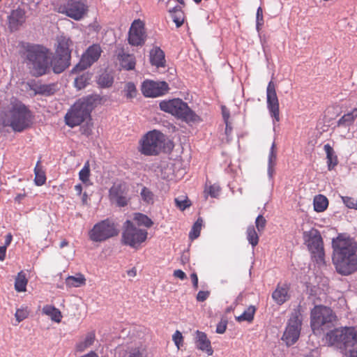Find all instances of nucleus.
I'll return each mask as SVG.
<instances>
[{"label":"nucleus","mask_w":357,"mask_h":357,"mask_svg":"<svg viewBox=\"0 0 357 357\" xmlns=\"http://www.w3.org/2000/svg\"><path fill=\"white\" fill-rule=\"evenodd\" d=\"M333 263L338 273L349 275L357 271V244L351 238L339 234L333 238Z\"/></svg>","instance_id":"1"},{"label":"nucleus","mask_w":357,"mask_h":357,"mask_svg":"<svg viewBox=\"0 0 357 357\" xmlns=\"http://www.w3.org/2000/svg\"><path fill=\"white\" fill-rule=\"evenodd\" d=\"M326 342L335 345L347 357H357V326L335 328L326 333Z\"/></svg>","instance_id":"2"},{"label":"nucleus","mask_w":357,"mask_h":357,"mask_svg":"<svg viewBox=\"0 0 357 357\" xmlns=\"http://www.w3.org/2000/svg\"><path fill=\"white\" fill-rule=\"evenodd\" d=\"M33 114L31 110L22 102L15 101L3 117V124L10 126L15 132H22L31 127L33 123Z\"/></svg>","instance_id":"3"},{"label":"nucleus","mask_w":357,"mask_h":357,"mask_svg":"<svg viewBox=\"0 0 357 357\" xmlns=\"http://www.w3.org/2000/svg\"><path fill=\"white\" fill-rule=\"evenodd\" d=\"M51 55L50 50L43 46L28 45L26 47L27 63L34 76H42L50 72Z\"/></svg>","instance_id":"4"},{"label":"nucleus","mask_w":357,"mask_h":357,"mask_svg":"<svg viewBox=\"0 0 357 357\" xmlns=\"http://www.w3.org/2000/svg\"><path fill=\"white\" fill-rule=\"evenodd\" d=\"M97 100L96 96H89L75 102L64 116L66 124L74 128L87 120H91V112Z\"/></svg>","instance_id":"5"},{"label":"nucleus","mask_w":357,"mask_h":357,"mask_svg":"<svg viewBox=\"0 0 357 357\" xmlns=\"http://www.w3.org/2000/svg\"><path fill=\"white\" fill-rule=\"evenodd\" d=\"M160 108L188 123H199L202 121L201 117L192 111L186 102L179 98L162 100L160 102Z\"/></svg>","instance_id":"6"},{"label":"nucleus","mask_w":357,"mask_h":357,"mask_svg":"<svg viewBox=\"0 0 357 357\" xmlns=\"http://www.w3.org/2000/svg\"><path fill=\"white\" fill-rule=\"evenodd\" d=\"M337 317L333 310L322 305H315L310 312V326L314 333L330 328Z\"/></svg>","instance_id":"7"},{"label":"nucleus","mask_w":357,"mask_h":357,"mask_svg":"<svg viewBox=\"0 0 357 357\" xmlns=\"http://www.w3.org/2000/svg\"><path fill=\"white\" fill-rule=\"evenodd\" d=\"M119 233L117 224L107 218L96 223L89 231L88 235L91 241L100 243L118 236Z\"/></svg>","instance_id":"8"},{"label":"nucleus","mask_w":357,"mask_h":357,"mask_svg":"<svg viewBox=\"0 0 357 357\" xmlns=\"http://www.w3.org/2000/svg\"><path fill=\"white\" fill-rule=\"evenodd\" d=\"M165 136L157 130L149 131L141 139L140 151L146 155H158L164 148Z\"/></svg>","instance_id":"9"},{"label":"nucleus","mask_w":357,"mask_h":357,"mask_svg":"<svg viewBox=\"0 0 357 357\" xmlns=\"http://www.w3.org/2000/svg\"><path fill=\"white\" fill-rule=\"evenodd\" d=\"M148 231L137 227L132 221L128 220L123 224L121 243L133 248H138L146 241Z\"/></svg>","instance_id":"10"},{"label":"nucleus","mask_w":357,"mask_h":357,"mask_svg":"<svg viewBox=\"0 0 357 357\" xmlns=\"http://www.w3.org/2000/svg\"><path fill=\"white\" fill-rule=\"evenodd\" d=\"M56 10L75 21H79L87 15L89 6L84 0H64L56 6Z\"/></svg>","instance_id":"11"},{"label":"nucleus","mask_w":357,"mask_h":357,"mask_svg":"<svg viewBox=\"0 0 357 357\" xmlns=\"http://www.w3.org/2000/svg\"><path fill=\"white\" fill-rule=\"evenodd\" d=\"M303 237L312 257L318 264H324V242L320 232L317 229H312L303 234Z\"/></svg>","instance_id":"12"},{"label":"nucleus","mask_w":357,"mask_h":357,"mask_svg":"<svg viewBox=\"0 0 357 357\" xmlns=\"http://www.w3.org/2000/svg\"><path fill=\"white\" fill-rule=\"evenodd\" d=\"M302 326L301 314L299 310H295L291 312L282 340L287 347L294 344L298 340Z\"/></svg>","instance_id":"13"},{"label":"nucleus","mask_w":357,"mask_h":357,"mask_svg":"<svg viewBox=\"0 0 357 357\" xmlns=\"http://www.w3.org/2000/svg\"><path fill=\"white\" fill-rule=\"evenodd\" d=\"M102 52V48L99 44H93L89 46L82 54L81 59L72 70V73H77L90 67L96 62Z\"/></svg>","instance_id":"14"},{"label":"nucleus","mask_w":357,"mask_h":357,"mask_svg":"<svg viewBox=\"0 0 357 357\" xmlns=\"http://www.w3.org/2000/svg\"><path fill=\"white\" fill-rule=\"evenodd\" d=\"M146 33L144 22L139 20H135L128 31V43L132 46H142L145 43Z\"/></svg>","instance_id":"15"},{"label":"nucleus","mask_w":357,"mask_h":357,"mask_svg":"<svg viewBox=\"0 0 357 357\" xmlns=\"http://www.w3.org/2000/svg\"><path fill=\"white\" fill-rule=\"evenodd\" d=\"M266 103L270 115L277 122L280 121V105L276 93V85L271 80L266 88Z\"/></svg>","instance_id":"16"},{"label":"nucleus","mask_w":357,"mask_h":357,"mask_svg":"<svg viewBox=\"0 0 357 357\" xmlns=\"http://www.w3.org/2000/svg\"><path fill=\"white\" fill-rule=\"evenodd\" d=\"M169 88L168 84L165 82H155L145 80L142 84V92L145 97L155 98L165 95Z\"/></svg>","instance_id":"17"},{"label":"nucleus","mask_w":357,"mask_h":357,"mask_svg":"<svg viewBox=\"0 0 357 357\" xmlns=\"http://www.w3.org/2000/svg\"><path fill=\"white\" fill-rule=\"evenodd\" d=\"M128 187L125 183L114 184L109 191V199L118 206L123 207L128 203L127 198Z\"/></svg>","instance_id":"18"},{"label":"nucleus","mask_w":357,"mask_h":357,"mask_svg":"<svg viewBox=\"0 0 357 357\" xmlns=\"http://www.w3.org/2000/svg\"><path fill=\"white\" fill-rule=\"evenodd\" d=\"M195 344L197 349L206 353L208 356H212L213 349L211 346V340L208 338L207 335L202 331H196Z\"/></svg>","instance_id":"19"},{"label":"nucleus","mask_w":357,"mask_h":357,"mask_svg":"<svg viewBox=\"0 0 357 357\" xmlns=\"http://www.w3.org/2000/svg\"><path fill=\"white\" fill-rule=\"evenodd\" d=\"M8 27L11 31H16L26 21V15L24 10L17 8L11 11L8 16Z\"/></svg>","instance_id":"20"},{"label":"nucleus","mask_w":357,"mask_h":357,"mask_svg":"<svg viewBox=\"0 0 357 357\" xmlns=\"http://www.w3.org/2000/svg\"><path fill=\"white\" fill-rule=\"evenodd\" d=\"M71 57L55 53L54 56L50 59V68L54 73L63 72L70 65Z\"/></svg>","instance_id":"21"},{"label":"nucleus","mask_w":357,"mask_h":357,"mask_svg":"<svg viewBox=\"0 0 357 357\" xmlns=\"http://www.w3.org/2000/svg\"><path fill=\"white\" fill-rule=\"evenodd\" d=\"M290 285L286 282L278 283L276 289L272 293V298L274 301L282 305L290 298L289 294Z\"/></svg>","instance_id":"22"},{"label":"nucleus","mask_w":357,"mask_h":357,"mask_svg":"<svg viewBox=\"0 0 357 357\" xmlns=\"http://www.w3.org/2000/svg\"><path fill=\"white\" fill-rule=\"evenodd\" d=\"M56 42L55 53L71 57V47L73 45L71 39L66 36L61 35L57 37Z\"/></svg>","instance_id":"23"},{"label":"nucleus","mask_w":357,"mask_h":357,"mask_svg":"<svg viewBox=\"0 0 357 357\" xmlns=\"http://www.w3.org/2000/svg\"><path fill=\"white\" fill-rule=\"evenodd\" d=\"M117 59L120 66L125 70H133L136 65L135 57L133 54L125 52L124 49H121L117 54Z\"/></svg>","instance_id":"24"},{"label":"nucleus","mask_w":357,"mask_h":357,"mask_svg":"<svg viewBox=\"0 0 357 357\" xmlns=\"http://www.w3.org/2000/svg\"><path fill=\"white\" fill-rule=\"evenodd\" d=\"M96 340V333L94 331L87 333L75 344V351L77 352H83L92 346Z\"/></svg>","instance_id":"25"},{"label":"nucleus","mask_w":357,"mask_h":357,"mask_svg":"<svg viewBox=\"0 0 357 357\" xmlns=\"http://www.w3.org/2000/svg\"><path fill=\"white\" fill-rule=\"evenodd\" d=\"M150 61L157 68L165 67L166 61L165 52L158 47H155L150 52Z\"/></svg>","instance_id":"26"},{"label":"nucleus","mask_w":357,"mask_h":357,"mask_svg":"<svg viewBox=\"0 0 357 357\" xmlns=\"http://www.w3.org/2000/svg\"><path fill=\"white\" fill-rule=\"evenodd\" d=\"M357 119V108H354L351 111L344 114L337 121V126L342 128H349L354 125Z\"/></svg>","instance_id":"27"},{"label":"nucleus","mask_w":357,"mask_h":357,"mask_svg":"<svg viewBox=\"0 0 357 357\" xmlns=\"http://www.w3.org/2000/svg\"><path fill=\"white\" fill-rule=\"evenodd\" d=\"M86 278L81 273H78L75 275H69L65 280L66 287H80L86 284Z\"/></svg>","instance_id":"28"},{"label":"nucleus","mask_w":357,"mask_h":357,"mask_svg":"<svg viewBox=\"0 0 357 357\" xmlns=\"http://www.w3.org/2000/svg\"><path fill=\"white\" fill-rule=\"evenodd\" d=\"M34 183L37 186H41L46 182V174L45 171L41 165L40 160H38L34 168Z\"/></svg>","instance_id":"29"},{"label":"nucleus","mask_w":357,"mask_h":357,"mask_svg":"<svg viewBox=\"0 0 357 357\" xmlns=\"http://www.w3.org/2000/svg\"><path fill=\"white\" fill-rule=\"evenodd\" d=\"M42 312L44 314L49 316L51 319L56 323H60L62 318L61 311L51 305L43 306Z\"/></svg>","instance_id":"30"},{"label":"nucleus","mask_w":357,"mask_h":357,"mask_svg":"<svg viewBox=\"0 0 357 357\" xmlns=\"http://www.w3.org/2000/svg\"><path fill=\"white\" fill-rule=\"evenodd\" d=\"M314 210L316 212L321 213L326 210L328 206L327 197L323 195H318L314 197Z\"/></svg>","instance_id":"31"},{"label":"nucleus","mask_w":357,"mask_h":357,"mask_svg":"<svg viewBox=\"0 0 357 357\" xmlns=\"http://www.w3.org/2000/svg\"><path fill=\"white\" fill-rule=\"evenodd\" d=\"M54 84H36L33 90L35 91L36 94L44 95V96H51L53 95L55 91Z\"/></svg>","instance_id":"32"},{"label":"nucleus","mask_w":357,"mask_h":357,"mask_svg":"<svg viewBox=\"0 0 357 357\" xmlns=\"http://www.w3.org/2000/svg\"><path fill=\"white\" fill-rule=\"evenodd\" d=\"M27 283L28 280L26 279V274L22 271L19 272L15 281V290L18 292L25 291Z\"/></svg>","instance_id":"33"},{"label":"nucleus","mask_w":357,"mask_h":357,"mask_svg":"<svg viewBox=\"0 0 357 357\" xmlns=\"http://www.w3.org/2000/svg\"><path fill=\"white\" fill-rule=\"evenodd\" d=\"M172 18L174 22L176 24L177 27H180L183 25L185 20V15L182 9L176 6L172 10H169Z\"/></svg>","instance_id":"34"},{"label":"nucleus","mask_w":357,"mask_h":357,"mask_svg":"<svg viewBox=\"0 0 357 357\" xmlns=\"http://www.w3.org/2000/svg\"><path fill=\"white\" fill-rule=\"evenodd\" d=\"M91 79V75L90 73H83L75 79L74 85L77 89H82L89 84Z\"/></svg>","instance_id":"35"},{"label":"nucleus","mask_w":357,"mask_h":357,"mask_svg":"<svg viewBox=\"0 0 357 357\" xmlns=\"http://www.w3.org/2000/svg\"><path fill=\"white\" fill-rule=\"evenodd\" d=\"M256 312V308L253 305L249 306L242 314L236 317V319L239 321H247L248 322H251L254 319V315Z\"/></svg>","instance_id":"36"},{"label":"nucleus","mask_w":357,"mask_h":357,"mask_svg":"<svg viewBox=\"0 0 357 357\" xmlns=\"http://www.w3.org/2000/svg\"><path fill=\"white\" fill-rule=\"evenodd\" d=\"M134 219L139 225H143L147 228L151 227L153 225V222L151 218L140 213H135Z\"/></svg>","instance_id":"37"},{"label":"nucleus","mask_w":357,"mask_h":357,"mask_svg":"<svg viewBox=\"0 0 357 357\" xmlns=\"http://www.w3.org/2000/svg\"><path fill=\"white\" fill-rule=\"evenodd\" d=\"M176 206L181 211H184L191 205V201L186 195H181L174 199Z\"/></svg>","instance_id":"38"},{"label":"nucleus","mask_w":357,"mask_h":357,"mask_svg":"<svg viewBox=\"0 0 357 357\" xmlns=\"http://www.w3.org/2000/svg\"><path fill=\"white\" fill-rule=\"evenodd\" d=\"M247 239L254 248L259 243V236L253 226H249L247 229Z\"/></svg>","instance_id":"39"},{"label":"nucleus","mask_w":357,"mask_h":357,"mask_svg":"<svg viewBox=\"0 0 357 357\" xmlns=\"http://www.w3.org/2000/svg\"><path fill=\"white\" fill-rule=\"evenodd\" d=\"M114 79L108 73H102L100 75L98 79V85L102 88H108L113 84Z\"/></svg>","instance_id":"40"},{"label":"nucleus","mask_w":357,"mask_h":357,"mask_svg":"<svg viewBox=\"0 0 357 357\" xmlns=\"http://www.w3.org/2000/svg\"><path fill=\"white\" fill-rule=\"evenodd\" d=\"M202 222L203 220L201 218H199L195 222L189 234V237L190 239L194 240L200 235Z\"/></svg>","instance_id":"41"},{"label":"nucleus","mask_w":357,"mask_h":357,"mask_svg":"<svg viewBox=\"0 0 357 357\" xmlns=\"http://www.w3.org/2000/svg\"><path fill=\"white\" fill-rule=\"evenodd\" d=\"M90 176V165L89 161H86L79 172V179L84 183H86L89 181Z\"/></svg>","instance_id":"42"},{"label":"nucleus","mask_w":357,"mask_h":357,"mask_svg":"<svg viewBox=\"0 0 357 357\" xmlns=\"http://www.w3.org/2000/svg\"><path fill=\"white\" fill-rule=\"evenodd\" d=\"M140 194L144 202H146L147 204L153 203L154 195L149 188L144 187Z\"/></svg>","instance_id":"43"},{"label":"nucleus","mask_w":357,"mask_h":357,"mask_svg":"<svg viewBox=\"0 0 357 357\" xmlns=\"http://www.w3.org/2000/svg\"><path fill=\"white\" fill-rule=\"evenodd\" d=\"M128 357H147V351L145 347H139L130 351Z\"/></svg>","instance_id":"44"},{"label":"nucleus","mask_w":357,"mask_h":357,"mask_svg":"<svg viewBox=\"0 0 357 357\" xmlns=\"http://www.w3.org/2000/svg\"><path fill=\"white\" fill-rule=\"evenodd\" d=\"M126 96L127 98H133L137 95V89L134 83L128 82L125 86Z\"/></svg>","instance_id":"45"},{"label":"nucleus","mask_w":357,"mask_h":357,"mask_svg":"<svg viewBox=\"0 0 357 357\" xmlns=\"http://www.w3.org/2000/svg\"><path fill=\"white\" fill-rule=\"evenodd\" d=\"M220 188L218 185H211L208 187H206L204 192L210 195L211 197L216 198L219 195Z\"/></svg>","instance_id":"46"},{"label":"nucleus","mask_w":357,"mask_h":357,"mask_svg":"<svg viewBox=\"0 0 357 357\" xmlns=\"http://www.w3.org/2000/svg\"><path fill=\"white\" fill-rule=\"evenodd\" d=\"M29 314V311L28 310L27 307H22L16 310L15 317L16 318L17 321L20 323L26 318H27Z\"/></svg>","instance_id":"47"},{"label":"nucleus","mask_w":357,"mask_h":357,"mask_svg":"<svg viewBox=\"0 0 357 357\" xmlns=\"http://www.w3.org/2000/svg\"><path fill=\"white\" fill-rule=\"evenodd\" d=\"M264 25V16H263V10L261 7H259L257 10L256 14V29L258 31L261 29L262 26Z\"/></svg>","instance_id":"48"},{"label":"nucleus","mask_w":357,"mask_h":357,"mask_svg":"<svg viewBox=\"0 0 357 357\" xmlns=\"http://www.w3.org/2000/svg\"><path fill=\"white\" fill-rule=\"evenodd\" d=\"M341 197L343 203L346 205L347 207L349 208L357 210V199L347 196H342Z\"/></svg>","instance_id":"49"},{"label":"nucleus","mask_w":357,"mask_h":357,"mask_svg":"<svg viewBox=\"0 0 357 357\" xmlns=\"http://www.w3.org/2000/svg\"><path fill=\"white\" fill-rule=\"evenodd\" d=\"M172 340L178 348L179 349L183 344V337L182 335V333L179 331H176L173 336Z\"/></svg>","instance_id":"50"},{"label":"nucleus","mask_w":357,"mask_h":357,"mask_svg":"<svg viewBox=\"0 0 357 357\" xmlns=\"http://www.w3.org/2000/svg\"><path fill=\"white\" fill-rule=\"evenodd\" d=\"M255 225L259 232L264 231L266 225L265 218L262 215H258L255 220Z\"/></svg>","instance_id":"51"},{"label":"nucleus","mask_w":357,"mask_h":357,"mask_svg":"<svg viewBox=\"0 0 357 357\" xmlns=\"http://www.w3.org/2000/svg\"><path fill=\"white\" fill-rule=\"evenodd\" d=\"M277 158H269L268 167V174L270 178H273L275 174V167L277 164Z\"/></svg>","instance_id":"52"},{"label":"nucleus","mask_w":357,"mask_h":357,"mask_svg":"<svg viewBox=\"0 0 357 357\" xmlns=\"http://www.w3.org/2000/svg\"><path fill=\"white\" fill-rule=\"evenodd\" d=\"M227 326V320L226 319H222L217 324L215 332L218 334H223L226 331Z\"/></svg>","instance_id":"53"},{"label":"nucleus","mask_w":357,"mask_h":357,"mask_svg":"<svg viewBox=\"0 0 357 357\" xmlns=\"http://www.w3.org/2000/svg\"><path fill=\"white\" fill-rule=\"evenodd\" d=\"M210 291H199L197 295V301L199 302L205 301L209 296Z\"/></svg>","instance_id":"54"},{"label":"nucleus","mask_w":357,"mask_h":357,"mask_svg":"<svg viewBox=\"0 0 357 357\" xmlns=\"http://www.w3.org/2000/svg\"><path fill=\"white\" fill-rule=\"evenodd\" d=\"M326 163L329 170L333 169L338 163L337 158H326Z\"/></svg>","instance_id":"55"},{"label":"nucleus","mask_w":357,"mask_h":357,"mask_svg":"<svg viewBox=\"0 0 357 357\" xmlns=\"http://www.w3.org/2000/svg\"><path fill=\"white\" fill-rule=\"evenodd\" d=\"M324 150L326 156H333L334 154L333 147L330 144H324Z\"/></svg>","instance_id":"56"},{"label":"nucleus","mask_w":357,"mask_h":357,"mask_svg":"<svg viewBox=\"0 0 357 357\" xmlns=\"http://www.w3.org/2000/svg\"><path fill=\"white\" fill-rule=\"evenodd\" d=\"M173 275L175 278H178L182 280H184L185 278H186L185 273L182 270H180V269L175 270L174 271Z\"/></svg>","instance_id":"57"},{"label":"nucleus","mask_w":357,"mask_h":357,"mask_svg":"<svg viewBox=\"0 0 357 357\" xmlns=\"http://www.w3.org/2000/svg\"><path fill=\"white\" fill-rule=\"evenodd\" d=\"M190 278L192 280V284H193V287L195 289H197L198 288V277H197V273H192L191 275H190Z\"/></svg>","instance_id":"58"},{"label":"nucleus","mask_w":357,"mask_h":357,"mask_svg":"<svg viewBox=\"0 0 357 357\" xmlns=\"http://www.w3.org/2000/svg\"><path fill=\"white\" fill-rule=\"evenodd\" d=\"M13 240V235L10 233H8L5 236V242L4 245L3 246H6L7 248L10 243Z\"/></svg>","instance_id":"59"},{"label":"nucleus","mask_w":357,"mask_h":357,"mask_svg":"<svg viewBox=\"0 0 357 357\" xmlns=\"http://www.w3.org/2000/svg\"><path fill=\"white\" fill-rule=\"evenodd\" d=\"M6 249L7 248H6V246H0V261H3L5 259Z\"/></svg>","instance_id":"60"},{"label":"nucleus","mask_w":357,"mask_h":357,"mask_svg":"<svg viewBox=\"0 0 357 357\" xmlns=\"http://www.w3.org/2000/svg\"><path fill=\"white\" fill-rule=\"evenodd\" d=\"M80 357H99V356L97 353H96L93 351H91L90 352H89L84 355H82Z\"/></svg>","instance_id":"61"},{"label":"nucleus","mask_w":357,"mask_h":357,"mask_svg":"<svg viewBox=\"0 0 357 357\" xmlns=\"http://www.w3.org/2000/svg\"><path fill=\"white\" fill-rule=\"evenodd\" d=\"M26 197V194L25 193H23V194H18L16 195V197H15V201L18 202V203H20V202Z\"/></svg>","instance_id":"62"},{"label":"nucleus","mask_w":357,"mask_h":357,"mask_svg":"<svg viewBox=\"0 0 357 357\" xmlns=\"http://www.w3.org/2000/svg\"><path fill=\"white\" fill-rule=\"evenodd\" d=\"M81 132L82 134L86 135V136H89L91 132V129H89V128H84V127H82L81 128Z\"/></svg>","instance_id":"63"},{"label":"nucleus","mask_w":357,"mask_h":357,"mask_svg":"<svg viewBox=\"0 0 357 357\" xmlns=\"http://www.w3.org/2000/svg\"><path fill=\"white\" fill-rule=\"evenodd\" d=\"M75 190L77 192L78 195H81L82 192V186L81 184H77L75 186Z\"/></svg>","instance_id":"64"}]
</instances>
